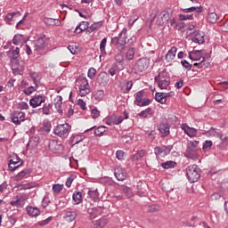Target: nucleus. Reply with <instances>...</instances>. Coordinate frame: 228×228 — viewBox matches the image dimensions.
I'll return each instance as SVG.
<instances>
[{"instance_id":"nucleus-1","label":"nucleus","mask_w":228,"mask_h":228,"mask_svg":"<svg viewBox=\"0 0 228 228\" xmlns=\"http://www.w3.org/2000/svg\"><path fill=\"white\" fill-rule=\"evenodd\" d=\"M20 55V49L19 47H11L7 52V56L11 60L12 69L14 72H19L24 69V61H18L19 56Z\"/></svg>"},{"instance_id":"nucleus-2","label":"nucleus","mask_w":228,"mask_h":228,"mask_svg":"<svg viewBox=\"0 0 228 228\" xmlns=\"http://www.w3.org/2000/svg\"><path fill=\"white\" fill-rule=\"evenodd\" d=\"M199 141H189L187 142L186 151L183 153L188 159H193L194 161L199 159L200 155V148H199Z\"/></svg>"},{"instance_id":"nucleus-3","label":"nucleus","mask_w":228,"mask_h":228,"mask_svg":"<svg viewBox=\"0 0 228 228\" xmlns=\"http://www.w3.org/2000/svg\"><path fill=\"white\" fill-rule=\"evenodd\" d=\"M126 40H127V28H124L118 37H115L111 39V44L116 46L119 53H123L126 49Z\"/></svg>"},{"instance_id":"nucleus-4","label":"nucleus","mask_w":228,"mask_h":228,"mask_svg":"<svg viewBox=\"0 0 228 228\" xmlns=\"http://www.w3.org/2000/svg\"><path fill=\"white\" fill-rule=\"evenodd\" d=\"M77 83L78 85L77 94L80 97H86L90 94V84H88V80L83 75L79 76L77 78Z\"/></svg>"},{"instance_id":"nucleus-5","label":"nucleus","mask_w":228,"mask_h":228,"mask_svg":"<svg viewBox=\"0 0 228 228\" xmlns=\"http://www.w3.org/2000/svg\"><path fill=\"white\" fill-rule=\"evenodd\" d=\"M155 81L160 90H167L170 86V77L167 71H162L155 77Z\"/></svg>"},{"instance_id":"nucleus-6","label":"nucleus","mask_w":228,"mask_h":228,"mask_svg":"<svg viewBox=\"0 0 228 228\" xmlns=\"http://www.w3.org/2000/svg\"><path fill=\"white\" fill-rule=\"evenodd\" d=\"M186 175L190 183H197L200 179V168L197 165L189 166L186 168Z\"/></svg>"},{"instance_id":"nucleus-7","label":"nucleus","mask_w":228,"mask_h":228,"mask_svg":"<svg viewBox=\"0 0 228 228\" xmlns=\"http://www.w3.org/2000/svg\"><path fill=\"white\" fill-rule=\"evenodd\" d=\"M71 126L69 123L57 125L53 129V134L59 136V138H68L69 133H70Z\"/></svg>"},{"instance_id":"nucleus-8","label":"nucleus","mask_w":228,"mask_h":228,"mask_svg":"<svg viewBox=\"0 0 228 228\" xmlns=\"http://www.w3.org/2000/svg\"><path fill=\"white\" fill-rule=\"evenodd\" d=\"M134 104L142 108L143 106H149L151 104V99L145 98V91L142 90L134 94Z\"/></svg>"},{"instance_id":"nucleus-9","label":"nucleus","mask_w":228,"mask_h":228,"mask_svg":"<svg viewBox=\"0 0 228 228\" xmlns=\"http://www.w3.org/2000/svg\"><path fill=\"white\" fill-rule=\"evenodd\" d=\"M27 118H26V113L20 110H15L11 115V120L15 126H20V124L27 120Z\"/></svg>"},{"instance_id":"nucleus-10","label":"nucleus","mask_w":228,"mask_h":228,"mask_svg":"<svg viewBox=\"0 0 228 228\" xmlns=\"http://www.w3.org/2000/svg\"><path fill=\"white\" fill-rule=\"evenodd\" d=\"M172 149H174L172 145L156 147L154 152L157 158L159 159L161 158H165V156H168V154L172 151Z\"/></svg>"},{"instance_id":"nucleus-11","label":"nucleus","mask_w":228,"mask_h":228,"mask_svg":"<svg viewBox=\"0 0 228 228\" xmlns=\"http://www.w3.org/2000/svg\"><path fill=\"white\" fill-rule=\"evenodd\" d=\"M149 65H151V61L147 58H142L135 63L134 69L137 72H143V70H147V69H149Z\"/></svg>"},{"instance_id":"nucleus-12","label":"nucleus","mask_w":228,"mask_h":228,"mask_svg":"<svg viewBox=\"0 0 228 228\" xmlns=\"http://www.w3.org/2000/svg\"><path fill=\"white\" fill-rule=\"evenodd\" d=\"M47 47L45 45V39L44 37H39L37 40L32 43V49L36 53H40V51H44Z\"/></svg>"},{"instance_id":"nucleus-13","label":"nucleus","mask_w":228,"mask_h":228,"mask_svg":"<svg viewBox=\"0 0 228 228\" xmlns=\"http://www.w3.org/2000/svg\"><path fill=\"white\" fill-rule=\"evenodd\" d=\"M189 58L190 60H192V61H205L206 58L204 57V51L202 50H194L192 52L189 53Z\"/></svg>"},{"instance_id":"nucleus-14","label":"nucleus","mask_w":228,"mask_h":228,"mask_svg":"<svg viewBox=\"0 0 228 228\" xmlns=\"http://www.w3.org/2000/svg\"><path fill=\"white\" fill-rule=\"evenodd\" d=\"M50 151L52 152H54L55 154H60L63 151V146L61 143L58 141H50L49 145H48Z\"/></svg>"},{"instance_id":"nucleus-15","label":"nucleus","mask_w":228,"mask_h":228,"mask_svg":"<svg viewBox=\"0 0 228 228\" xmlns=\"http://www.w3.org/2000/svg\"><path fill=\"white\" fill-rule=\"evenodd\" d=\"M44 102H45V96L44 95H35L29 101L31 108H38Z\"/></svg>"},{"instance_id":"nucleus-16","label":"nucleus","mask_w":228,"mask_h":228,"mask_svg":"<svg viewBox=\"0 0 228 228\" xmlns=\"http://www.w3.org/2000/svg\"><path fill=\"white\" fill-rule=\"evenodd\" d=\"M114 175L118 181H126L127 177V172L122 167H118L114 170Z\"/></svg>"},{"instance_id":"nucleus-17","label":"nucleus","mask_w":228,"mask_h":228,"mask_svg":"<svg viewBox=\"0 0 228 228\" xmlns=\"http://www.w3.org/2000/svg\"><path fill=\"white\" fill-rule=\"evenodd\" d=\"M96 81L98 83V85H100V86H106V85H108V83H110V75H108L107 72H101L97 78Z\"/></svg>"},{"instance_id":"nucleus-18","label":"nucleus","mask_w":228,"mask_h":228,"mask_svg":"<svg viewBox=\"0 0 228 228\" xmlns=\"http://www.w3.org/2000/svg\"><path fill=\"white\" fill-rule=\"evenodd\" d=\"M168 19H170V13L168 11H162L158 17L157 24L159 26H163L168 22Z\"/></svg>"},{"instance_id":"nucleus-19","label":"nucleus","mask_w":228,"mask_h":228,"mask_svg":"<svg viewBox=\"0 0 228 228\" xmlns=\"http://www.w3.org/2000/svg\"><path fill=\"white\" fill-rule=\"evenodd\" d=\"M182 129L183 131H184L185 134H187V136H190L191 138H193V136H197V129L190 127L186 124H182Z\"/></svg>"},{"instance_id":"nucleus-20","label":"nucleus","mask_w":228,"mask_h":228,"mask_svg":"<svg viewBox=\"0 0 228 228\" xmlns=\"http://www.w3.org/2000/svg\"><path fill=\"white\" fill-rule=\"evenodd\" d=\"M159 131L163 138H165V136H168V134H170V125L167 123L159 124Z\"/></svg>"},{"instance_id":"nucleus-21","label":"nucleus","mask_w":228,"mask_h":228,"mask_svg":"<svg viewBox=\"0 0 228 228\" xmlns=\"http://www.w3.org/2000/svg\"><path fill=\"white\" fill-rule=\"evenodd\" d=\"M177 53V47L173 46L166 54V61L170 63V61H174L175 60V54Z\"/></svg>"},{"instance_id":"nucleus-22","label":"nucleus","mask_w":228,"mask_h":228,"mask_svg":"<svg viewBox=\"0 0 228 228\" xmlns=\"http://www.w3.org/2000/svg\"><path fill=\"white\" fill-rule=\"evenodd\" d=\"M90 24L87 21H82L79 26H77L75 28V33H77V35H79V33H83V31H86V29H90Z\"/></svg>"},{"instance_id":"nucleus-23","label":"nucleus","mask_w":228,"mask_h":228,"mask_svg":"<svg viewBox=\"0 0 228 228\" xmlns=\"http://www.w3.org/2000/svg\"><path fill=\"white\" fill-rule=\"evenodd\" d=\"M72 199L74 201V205L77 206L78 204H81L83 202V193L81 191H75L72 195Z\"/></svg>"},{"instance_id":"nucleus-24","label":"nucleus","mask_w":228,"mask_h":228,"mask_svg":"<svg viewBox=\"0 0 228 228\" xmlns=\"http://www.w3.org/2000/svg\"><path fill=\"white\" fill-rule=\"evenodd\" d=\"M76 218H77V213L76 211H68L64 216V219L69 223L74 222Z\"/></svg>"},{"instance_id":"nucleus-25","label":"nucleus","mask_w":228,"mask_h":228,"mask_svg":"<svg viewBox=\"0 0 228 228\" xmlns=\"http://www.w3.org/2000/svg\"><path fill=\"white\" fill-rule=\"evenodd\" d=\"M17 17H20V12H9V13L6 14V16H5V20H6V22H8L9 24H12V20H15V19H17Z\"/></svg>"},{"instance_id":"nucleus-26","label":"nucleus","mask_w":228,"mask_h":228,"mask_svg":"<svg viewBox=\"0 0 228 228\" xmlns=\"http://www.w3.org/2000/svg\"><path fill=\"white\" fill-rule=\"evenodd\" d=\"M38 143H40V137L38 135H34L29 139L28 146L35 148L38 146Z\"/></svg>"},{"instance_id":"nucleus-27","label":"nucleus","mask_w":228,"mask_h":228,"mask_svg":"<svg viewBox=\"0 0 228 228\" xmlns=\"http://www.w3.org/2000/svg\"><path fill=\"white\" fill-rule=\"evenodd\" d=\"M12 42L14 45H22V44L26 43V40L24 39V36L18 34L14 36Z\"/></svg>"},{"instance_id":"nucleus-28","label":"nucleus","mask_w":228,"mask_h":228,"mask_svg":"<svg viewBox=\"0 0 228 228\" xmlns=\"http://www.w3.org/2000/svg\"><path fill=\"white\" fill-rule=\"evenodd\" d=\"M27 213L29 216H38L40 215V209L35 207H27Z\"/></svg>"},{"instance_id":"nucleus-29","label":"nucleus","mask_w":228,"mask_h":228,"mask_svg":"<svg viewBox=\"0 0 228 228\" xmlns=\"http://www.w3.org/2000/svg\"><path fill=\"white\" fill-rule=\"evenodd\" d=\"M160 167L166 170H168V168H175V167H177V163H175V161L167 160L164 163H161Z\"/></svg>"},{"instance_id":"nucleus-30","label":"nucleus","mask_w":228,"mask_h":228,"mask_svg":"<svg viewBox=\"0 0 228 228\" xmlns=\"http://www.w3.org/2000/svg\"><path fill=\"white\" fill-rule=\"evenodd\" d=\"M53 104L56 108V110H58V111H60L61 110V104H63V98H61V96L58 95L53 99Z\"/></svg>"},{"instance_id":"nucleus-31","label":"nucleus","mask_w":228,"mask_h":228,"mask_svg":"<svg viewBox=\"0 0 228 228\" xmlns=\"http://www.w3.org/2000/svg\"><path fill=\"white\" fill-rule=\"evenodd\" d=\"M207 20L208 22H210V24H215L216 20H218V15L216 12H208Z\"/></svg>"},{"instance_id":"nucleus-32","label":"nucleus","mask_w":228,"mask_h":228,"mask_svg":"<svg viewBox=\"0 0 228 228\" xmlns=\"http://www.w3.org/2000/svg\"><path fill=\"white\" fill-rule=\"evenodd\" d=\"M20 165H22V163L19 165V159H17V160L11 159L9 163V168L13 172L14 170H17Z\"/></svg>"},{"instance_id":"nucleus-33","label":"nucleus","mask_w":228,"mask_h":228,"mask_svg":"<svg viewBox=\"0 0 228 228\" xmlns=\"http://www.w3.org/2000/svg\"><path fill=\"white\" fill-rule=\"evenodd\" d=\"M101 28H102V21L95 22L89 27L87 32L92 33V31H95V29H101Z\"/></svg>"},{"instance_id":"nucleus-34","label":"nucleus","mask_w":228,"mask_h":228,"mask_svg":"<svg viewBox=\"0 0 228 228\" xmlns=\"http://www.w3.org/2000/svg\"><path fill=\"white\" fill-rule=\"evenodd\" d=\"M155 100L160 104H165V102H167V99H165L163 93H156Z\"/></svg>"},{"instance_id":"nucleus-35","label":"nucleus","mask_w":228,"mask_h":228,"mask_svg":"<svg viewBox=\"0 0 228 228\" xmlns=\"http://www.w3.org/2000/svg\"><path fill=\"white\" fill-rule=\"evenodd\" d=\"M126 60H134V48L130 47L126 53Z\"/></svg>"},{"instance_id":"nucleus-36","label":"nucleus","mask_w":228,"mask_h":228,"mask_svg":"<svg viewBox=\"0 0 228 228\" xmlns=\"http://www.w3.org/2000/svg\"><path fill=\"white\" fill-rule=\"evenodd\" d=\"M108 43V38L104 37L100 44V51L102 54H106V44Z\"/></svg>"},{"instance_id":"nucleus-37","label":"nucleus","mask_w":228,"mask_h":228,"mask_svg":"<svg viewBox=\"0 0 228 228\" xmlns=\"http://www.w3.org/2000/svg\"><path fill=\"white\" fill-rule=\"evenodd\" d=\"M183 12H184V13H191V12H196L197 13H200L202 12V9H200V7H190V8L183 9Z\"/></svg>"},{"instance_id":"nucleus-38","label":"nucleus","mask_w":228,"mask_h":228,"mask_svg":"<svg viewBox=\"0 0 228 228\" xmlns=\"http://www.w3.org/2000/svg\"><path fill=\"white\" fill-rule=\"evenodd\" d=\"M61 190H63V184L55 183L52 186V191H53V193L58 194Z\"/></svg>"},{"instance_id":"nucleus-39","label":"nucleus","mask_w":228,"mask_h":228,"mask_svg":"<svg viewBox=\"0 0 228 228\" xmlns=\"http://www.w3.org/2000/svg\"><path fill=\"white\" fill-rule=\"evenodd\" d=\"M94 97L95 101H102V97H104V91L103 90H98L94 92Z\"/></svg>"},{"instance_id":"nucleus-40","label":"nucleus","mask_w":228,"mask_h":228,"mask_svg":"<svg viewBox=\"0 0 228 228\" xmlns=\"http://www.w3.org/2000/svg\"><path fill=\"white\" fill-rule=\"evenodd\" d=\"M192 40L195 42V44H204L205 42L204 36H200L199 33L195 35Z\"/></svg>"},{"instance_id":"nucleus-41","label":"nucleus","mask_w":228,"mask_h":228,"mask_svg":"<svg viewBox=\"0 0 228 228\" xmlns=\"http://www.w3.org/2000/svg\"><path fill=\"white\" fill-rule=\"evenodd\" d=\"M111 120H113L114 126H118V124H122V122H124V118L121 116H111Z\"/></svg>"},{"instance_id":"nucleus-42","label":"nucleus","mask_w":228,"mask_h":228,"mask_svg":"<svg viewBox=\"0 0 228 228\" xmlns=\"http://www.w3.org/2000/svg\"><path fill=\"white\" fill-rule=\"evenodd\" d=\"M123 192L125 193V195H126V197L128 199H131V197H133V191L131 190V188L127 187V186H123L122 187Z\"/></svg>"},{"instance_id":"nucleus-43","label":"nucleus","mask_w":228,"mask_h":228,"mask_svg":"<svg viewBox=\"0 0 228 228\" xmlns=\"http://www.w3.org/2000/svg\"><path fill=\"white\" fill-rule=\"evenodd\" d=\"M104 133H106V126H99L94 130L95 136H102Z\"/></svg>"},{"instance_id":"nucleus-44","label":"nucleus","mask_w":228,"mask_h":228,"mask_svg":"<svg viewBox=\"0 0 228 228\" xmlns=\"http://www.w3.org/2000/svg\"><path fill=\"white\" fill-rule=\"evenodd\" d=\"M161 209V207L159 205H151L148 207L149 213H158Z\"/></svg>"},{"instance_id":"nucleus-45","label":"nucleus","mask_w":228,"mask_h":228,"mask_svg":"<svg viewBox=\"0 0 228 228\" xmlns=\"http://www.w3.org/2000/svg\"><path fill=\"white\" fill-rule=\"evenodd\" d=\"M116 158H117V159H119L120 161H122V159H126V152H124V151H122V150H118L116 152Z\"/></svg>"},{"instance_id":"nucleus-46","label":"nucleus","mask_w":228,"mask_h":228,"mask_svg":"<svg viewBox=\"0 0 228 228\" xmlns=\"http://www.w3.org/2000/svg\"><path fill=\"white\" fill-rule=\"evenodd\" d=\"M180 20H193V14H180Z\"/></svg>"},{"instance_id":"nucleus-47","label":"nucleus","mask_w":228,"mask_h":228,"mask_svg":"<svg viewBox=\"0 0 228 228\" xmlns=\"http://www.w3.org/2000/svg\"><path fill=\"white\" fill-rule=\"evenodd\" d=\"M213 147V142L211 141H205L203 143V151H209Z\"/></svg>"},{"instance_id":"nucleus-48","label":"nucleus","mask_w":228,"mask_h":228,"mask_svg":"<svg viewBox=\"0 0 228 228\" xmlns=\"http://www.w3.org/2000/svg\"><path fill=\"white\" fill-rule=\"evenodd\" d=\"M96 72H97V70L94 68H90L87 72L88 77H90V79H94Z\"/></svg>"},{"instance_id":"nucleus-49","label":"nucleus","mask_w":228,"mask_h":228,"mask_svg":"<svg viewBox=\"0 0 228 228\" xmlns=\"http://www.w3.org/2000/svg\"><path fill=\"white\" fill-rule=\"evenodd\" d=\"M145 156V151L142 150L139 151L136 154L134 155V159H140L141 158H143Z\"/></svg>"},{"instance_id":"nucleus-50","label":"nucleus","mask_w":228,"mask_h":228,"mask_svg":"<svg viewBox=\"0 0 228 228\" xmlns=\"http://www.w3.org/2000/svg\"><path fill=\"white\" fill-rule=\"evenodd\" d=\"M88 195L89 197H91V199H94V200H96L97 199H99V193L97 191H89Z\"/></svg>"},{"instance_id":"nucleus-51","label":"nucleus","mask_w":228,"mask_h":228,"mask_svg":"<svg viewBox=\"0 0 228 228\" xmlns=\"http://www.w3.org/2000/svg\"><path fill=\"white\" fill-rule=\"evenodd\" d=\"M33 92H37V87L30 86V87L27 88L26 90H24V94H26V95H31V94H33Z\"/></svg>"},{"instance_id":"nucleus-52","label":"nucleus","mask_w":228,"mask_h":228,"mask_svg":"<svg viewBox=\"0 0 228 228\" xmlns=\"http://www.w3.org/2000/svg\"><path fill=\"white\" fill-rule=\"evenodd\" d=\"M41 131L42 133H44V134H46V133H49L51 131V126L45 124L42 127H41Z\"/></svg>"},{"instance_id":"nucleus-53","label":"nucleus","mask_w":228,"mask_h":228,"mask_svg":"<svg viewBox=\"0 0 228 228\" xmlns=\"http://www.w3.org/2000/svg\"><path fill=\"white\" fill-rule=\"evenodd\" d=\"M68 49L69 51V53H71V54H77V47L76 45H69Z\"/></svg>"},{"instance_id":"nucleus-54","label":"nucleus","mask_w":228,"mask_h":228,"mask_svg":"<svg viewBox=\"0 0 228 228\" xmlns=\"http://www.w3.org/2000/svg\"><path fill=\"white\" fill-rule=\"evenodd\" d=\"M26 175H28V172H26V171H21V172H20V173L17 175L16 179H17L18 181H21V179H23L24 177H26Z\"/></svg>"},{"instance_id":"nucleus-55","label":"nucleus","mask_w":228,"mask_h":228,"mask_svg":"<svg viewBox=\"0 0 228 228\" xmlns=\"http://www.w3.org/2000/svg\"><path fill=\"white\" fill-rule=\"evenodd\" d=\"M42 111H43L44 115H50L51 108H49V105L45 104V106L42 108Z\"/></svg>"},{"instance_id":"nucleus-56","label":"nucleus","mask_w":228,"mask_h":228,"mask_svg":"<svg viewBox=\"0 0 228 228\" xmlns=\"http://www.w3.org/2000/svg\"><path fill=\"white\" fill-rule=\"evenodd\" d=\"M181 63H182L183 67H184V69H188V70H191L192 66L186 60L182 61Z\"/></svg>"},{"instance_id":"nucleus-57","label":"nucleus","mask_w":228,"mask_h":228,"mask_svg":"<svg viewBox=\"0 0 228 228\" xmlns=\"http://www.w3.org/2000/svg\"><path fill=\"white\" fill-rule=\"evenodd\" d=\"M19 110H28L29 108V105L26 103L25 102H21L18 105Z\"/></svg>"},{"instance_id":"nucleus-58","label":"nucleus","mask_w":228,"mask_h":228,"mask_svg":"<svg viewBox=\"0 0 228 228\" xmlns=\"http://www.w3.org/2000/svg\"><path fill=\"white\" fill-rule=\"evenodd\" d=\"M77 105L80 106L81 110H86V102H85V101L78 99Z\"/></svg>"},{"instance_id":"nucleus-59","label":"nucleus","mask_w":228,"mask_h":228,"mask_svg":"<svg viewBox=\"0 0 228 228\" xmlns=\"http://www.w3.org/2000/svg\"><path fill=\"white\" fill-rule=\"evenodd\" d=\"M73 182H74V177H72V176L68 177L66 180V183H65L67 188H70V186H72Z\"/></svg>"},{"instance_id":"nucleus-60","label":"nucleus","mask_w":228,"mask_h":228,"mask_svg":"<svg viewBox=\"0 0 228 228\" xmlns=\"http://www.w3.org/2000/svg\"><path fill=\"white\" fill-rule=\"evenodd\" d=\"M93 118H99L101 112L97 109L92 110Z\"/></svg>"},{"instance_id":"nucleus-61","label":"nucleus","mask_w":228,"mask_h":228,"mask_svg":"<svg viewBox=\"0 0 228 228\" xmlns=\"http://www.w3.org/2000/svg\"><path fill=\"white\" fill-rule=\"evenodd\" d=\"M108 74L110 76H115L117 74V66H112L109 70Z\"/></svg>"},{"instance_id":"nucleus-62","label":"nucleus","mask_w":228,"mask_h":228,"mask_svg":"<svg viewBox=\"0 0 228 228\" xmlns=\"http://www.w3.org/2000/svg\"><path fill=\"white\" fill-rule=\"evenodd\" d=\"M216 136H217V138H220V140H221L222 142H227V140H228L227 135H225V134H224L217 133V134H216Z\"/></svg>"},{"instance_id":"nucleus-63","label":"nucleus","mask_w":228,"mask_h":228,"mask_svg":"<svg viewBox=\"0 0 228 228\" xmlns=\"http://www.w3.org/2000/svg\"><path fill=\"white\" fill-rule=\"evenodd\" d=\"M115 60L118 63H122V61H124V56L121 53H118L115 56Z\"/></svg>"},{"instance_id":"nucleus-64","label":"nucleus","mask_w":228,"mask_h":228,"mask_svg":"<svg viewBox=\"0 0 228 228\" xmlns=\"http://www.w3.org/2000/svg\"><path fill=\"white\" fill-rule=\"evenodd\" d=\"M51 220H53V217H47L46 219L39 222L38 224L39 225H47V224H49V222H51Z\"/></svg>"}]
</instances>
